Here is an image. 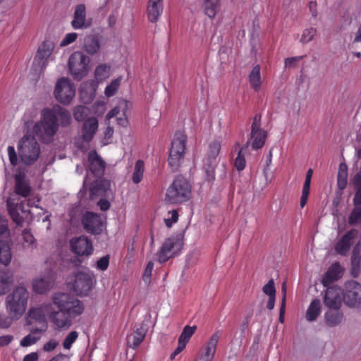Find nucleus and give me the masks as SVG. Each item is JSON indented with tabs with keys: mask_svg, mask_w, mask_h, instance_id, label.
<instances>
[{
	"mask_svg": "<svg viewBox=\"0 0 361 361\" xmlns=\"http://www.w3.org/2000/svg\"><path fill=\"white\" fill-rule=\"evenodd\" d=\"M54 49V44L53 42L47 40L44 41L39 47L37 54L34 59V63H37L42 67L45 66L47 60L51 56Z\"/></svg>",
	"mask_w": 361,
	"mask_h": 361,
	"instance_id": "25",
	"label": "nucleus"
},
{
	"mask_svg": "<svg viewBox=\"0 0 361 361\" xmlns=\"http://www.w3.org/2000/svg\"><path fill=\"white\" fill-rule=\"evenodd\" d=\"M86 7L83 4H78L75 6L73 19L71 21V26L75 30L87 28L90 23L86 20Z\"/></svg>",
	"mask_w": 361,
	"mask_h": 361,
	"instance_id": "23",
	"label": "nucleus"
},
{
	"mask_svg": "<svg viewBox=\"0 0 361 361\" xmlns=\"http://www.w3.org/2000/svg\"><path fill=\"white\" fill-rule=\"evenodd\" d=\"M90 58L82 51L73 52L68 59V68L75 80H80L89 73Z\"/></svg>",
	"mask_w": 361,
	"mask_h": 361,
	"instance_id": "7",
	"label": "nucleus"
},
{
	"mask_svg": "<svg viewBox=\"0 0 361 361\" xmlns=\"http://www.w3.org/2000/svg\"><path fill=\"white\" fill-rule=\"evenodd\" d=\"M221 334L219 332L213 334L209 340L200 349L194 361H212L216 350L217 343Z\"/></svg>",
	"mask_w": 361,
	"mask_h": 361,
	"instance_id": "11",
	"label": "nucleus"
},
{
	"mask_svg": "<svg viewBox=\"0 0 361 361\" xmlns=\"http://www.w3.org/2000/svg\"><path fill=\"white\" fill-rule=\"evenodd\" d=\"M163 11V2L149 1L147 13L148 20L152 23L158 20Z\"/></svg>",
	"mask_w": 361,
	"mask_h": 361,
	"instance_id": "34",
	"label": "nucleus"
},
{
	"mask_svg": "<svg viewBox=\"0 0 361 361\" xmlns=\"http://www.w3.org/2000/svg\"><path fill=\"white\" fill-rule=\"evenodd\" d=\"M343 320V314L338 309H329L324 314V322L329 327H335Z\"/></svg>",
	"mask_w": 361,
	"mask_h": 361,
	"instance_id": "33",
	"label": "nucleus"
},
{
	"mask_svg": "<svg viewBox=\"0 0 361 361\" xmlns=\"http://www.w3.org/2000/svg\"><path fill=\"white\" fill-rule=\"evenodd\" d=\"M7 208L9 215L14 222L18 225H21L24 221L23 215L29 213L22 201L16 200L13 196H11L7 200Z\"/></svg>",
	"mask_w": 361,
	"mask_h": 361,
	"instance_id": "12",
	"label": "nucleus"
},
{
	"mask_svg": "<svg viewBox=\"0 0 361 361\" xmlns=\"http://www.w3.org/2000/svg\"><path fill=\"white\" fill-rule=\"evenodd\" d=\"M144 172V163L141 160L136 161L135 165V169L133 174V181L135 183H139L143 177Z\"/></svg>",
	"mask_w": 361,
	"mask_h": 361,
	"instance_id": "47",
	"label": "nucleus"
},
{
	"mask_svg": "<svg viewBox=\"0 0 361 361\" xmlns=\"http://www.w3.org/2000/svg\"><path fill=\"white\" fill-rule=\"evenodd\" d=\"M12 243L10 238L0 239V263L8 266L12 259Z\"/></svg>",
	"mask_w": 361,
	"mask_h": 361,
	"instance_id": "31",
	"label": "nucleus"
},
{
	"mask_svg": "<svg viewBox=\"0 0 361 361\" xmlns=\"http://www.w3.org/2000/svg\"><path fill=\"white\" fill-rule=\"evenodd\" d=\"M59 345L57 341L54 339H51L48 342L44 344L43 350L45 352H51L54 350Z\"/></svg>",
	"mask_w": 361,
	"mask_h": 361,
	"instance_id": "62",
	"label": "nucleus"
},
{
	"mask_svg": "<svg viewBox=\"0 0 361 361\" xmlns=\"http://www.w3.org/2000/svg\"><path fill=\"white\" fill-rule=\"evenodd\" d=\"M348 181V166L344 163H341L338 168L337 184L340 190L345 188Z\"/></svg>",
	"mask_w": 361,
	"mask_h": 361,
	"instance_id": "42",
	"label": "nucleus"
},
{
	"mask_svg": "<svg viewBox=\"0 0 361 361\" xmlns=\"http://www.w3.org/2000/svg\"><path fill=\"white\" fill-rule=\"evenodd\" d=\"M169 215L171 216L170 218H166L164 219L165 224L167 227H171L173 224L176 223L178 219V214L176 210H171L169 212Z\"/></svg>",
	"mask_w": 361,
	"mask_h": 361,
	"instance_id": "59",
	"label": "nucleus"
},
{
	"mask_svg": "<svg viewBox=\"0 0 361 361\" xmlns=\"http://www.w3.org/2000/svg\"><path fill=\"white\" fill-rule=\"evenodd\" d=\"M8 238H10L8 221L4 216L0 214V239Z\"/></svg>",
	"mask_w": 361,
	"mask_h": 361,
	"instance_id": "51",
	"label": "nucleus"
},
{
	"mask_svg": "<svg viewBox=\"0 0 361 361\" xmlns=\"http://www.w3.org/2000/svg\"><path fill=\"white\" fill-rule=\"evenodd\" d=\"M78 38V34L76 32H70L65 35L63 39L60 43L61 47H66L73 42H75Z\"/></svg>",
	"mask_w": 361,
	"mask_h": 361,
	"instance_id": "55",
	"label": "nucleus"
},
{
	"mask_svg": "<svg viewBox=\"0 0 361 361\" xmlns=\"http://www.w3.org/2000/svg\"><path fill=\"white\" fill-rule=\"evenodd\" d=\"M249 82L250 87L255 91L259 92L262 86V78L260 74V66L256 65L252 69L249 75Z\"/></svg>",
	"mask_w": 361,
	"mask_h": 361,
	"instance_id": "38",
	"label": "nucleus"
},
{
	"mask_svg": "<svg viewBox=\"0 0 361 361\" xmlns=\"http://www.w3.org/2000/svg\"><path fill=\"white\" fill-rule=\"evenodd\" d=\"M263 292L269 297H276V289L274 282L271 279L265 284L262 288Z\"/></svg>",
	"mask_w": 361,
	"mask_h": 361,
	"instance_id": "54",
	"label": "nucleus"
},
{
	"mask_svg": "<svg viewBox=\"0 0 361 361\" xmlns=\"http://www.w3.org/2000/svg\"><path fill=\"white\" fill-rule=\"evenodd\" d=\"M344 302L350 307L361 303V284L351 281L345 284V290L343 295Z\"/></svg>",
	"mask_w": 361,
	"mask_h": 361,
	"instance_id": "13",
	"label": "nucleus"
},
{
	"mask_svg": "<svg viewBox=\"0 0 361 361\" xmlns=\"http://www.w3.org/2000/svg\"><path fill=\"white\" fill-rule=\"evenodd\" d=\"M13 336L11 335H4L0 336V347L8 345L13 341Z\"/></svg>",
	"mask_w": 361,
	"mask_h": 361,
	"instance_id": "63",
	"label": "nucleus"
},
{
	"mask_svg": "<svg viewBox=\"0 0 361 361\" xmlns=\"http://www.w3.org/2000/svg\"><path fill=\"white\" fill-rule=\"evenodd\" d=\"M344 269L338 262L334 263L327 270L322 279V283L328 286L331 283L342 277Z\"/></svg>",
	"mask_w": 361,
	"mask_h": 361,
	"instance_id": "29",
	"label": "nucleus"
},
{
	"mask_svg": "<svg viewBox=\"0 0 361 361\" xmlns=\"http://www.w3.org/2000/svg\"><path fill=\"white\" fill-rule=\"evenodd\" d=\"M7 152L11 164L14 166H16L18 164V159L14 147L8 146L7 148Z\"/></svg>",
	"mask_w": 361,
	"mask_h": 361,
	"instance_id": "58",
	"label": "nucleus"
},
{
	"mask_svg": "<svg viewBox=\"0 0 361 361\" xmlns=\"http://www.w3.org/2000/svg\"><path fill=\"white\" fill-rule=\"evenodd\" d=\"M360 246V243L355 245L351 257V274L354 277H357L358 276L360 270L361 255Z\"/></svg>",
	"mask_w": 361,
	"mask_h": 361,
	"instance_id": "39",
	"label": "nucleus"
},
{
	"mask_svg": "<svg viewBox=\"0 0 361 361\" xmlns=\"http://www.w3.org/2000/svg\"><path fill=\"white\" fill-rule=\"evenodd\" d=\"M89 168L96 176H102L105 171V162L101 159L95 151L88 154Z\"/></svg>",
	"mask_w": 361,
	"mask_h": 361,
	"instance_id": "27",
	"label": "nucleus"
},
{
	"mask_svg": "<svg viewBox=\"0 0 361 361\" xmlns=\"http://www.w3.org/2000/svg\"><path fill=\"white\" fill-rule=\"evenodd\" d=\"M109 264V256L105 255L100 258L97 262V269L101 271L107 269Z\"/></svg>",
	"mask_w": 361,
	"mask_h": 361,
	"instance_id": "57",
	"label": "nucleus"
},
{
	"mask_svg": "<svg viewBox=\"0 0 361 361\" xmlns=\"http://www.w3.org/2000/svg\"><path fill=\"white\" fill-rule=\"evenodd\" d=\"M196 329V326H185L178 338V342L186 346V344L188 343L192 336L195 334Z\"/></svg>",
	"mask_w": 361,
	"mask_h": 361,
	"instance_id": "44",
	"label": "nucleus"
},
{
	"mask_svg": "<svg viewBox=\"0 0 361 361\" xmlns=\"http://www.w3.org/2000/svg\"><path fill=\"white\" fill-rule=\"evenodd\" d=\"M122 80L121 77H118L115 80H113L109 85H108L104 90V94L107 97L114 96L118 91V87Z\"/></svg>",
	"mask_w": 361,
	"mask_h": 361,
	"instance_id": "45",
	"label": "nucleus"
},
{
	"mask_svg": "<svg viewBox=\"0 0 361 361\" xmlns=\"http://www.w3.org/2000/svg\"><path fill=\"white\" fill-rule=\"evenodd\" d=\"M23 240V247H33L35 245V239L31 232L27 230H23L22 233Z\"/></svg>",
	"mask_w": 361,
	"mask_h": 361,
	"instance_id": "49",
	"label": "nucleus"
},
{
	"mask_svg": "<svg viewBox=\"0 0 361 361\" xmlns=\"http://www.w3.org/2000/svg\"><path fill=\"white\" fill-rule=\"evenodd\" d=\"M358 234V231L355 229L349 231L345 234L336 244L335 250L337 253L341 255H345L352 245V240Z\"/></svg>",
	"mask_w": 361,
	"mask_h": 361,
	"instance_id": "26",
	"label": "nucleus"
},
{
	"mask_svg": "<svg viewBox=\"0 0 361 361\" xmlns=\"http://www.w3.org/2000/svg\"><path fill=\"white\" fill-rule=\"evenodd\" d=\"M54 93L59 102L68 105L75 97V87L70 79L61 78L56 81Z\"/></svg>",
	"mask_w": 361,
	"mask_h": 361,
	"instance_id": "9",
	"label": "nucleus"
},
{
	"mask_svg": "<svg viewBox=\"0 0 361 361\" xmlns=\"http://www.w3.org/2000/svg\"><path fill=\"white\" fill-rule=\"evenodd\" d=\"M128 107V102L126 100H120L118 105L106 114V119L116 117L117 123L123 127L127 126L128 121L126 116V111Z\"/></svg>",
	"mask_w": 361,
	"mask_h": 361,
	"instance_id": "20",
	"label": "nucleus"
},
{
	"mask_svg": "<svg viewBox=\"0 0 361 361\" xmlns=\"http://www.w3.org/2000/svg\"><path fill=\"white\" fill-rule=\"evenodd\" d=\"M82 48L89 55L94 56L98 54L101 48L99 38L94 35L85 36Z\"/></svg>",
	"mask_w": 361,
	"mask_h": 361,
	"instance_id": "30",
	"label": "nucleus"
},
{
	"mask_svg": "<svg viewBox=\"0 0 361 361\" xmlns=\"http://www.w3.org/2000/svg\"><path fill=\"white\" fill-rule=\"evenodd\" d=\"M233 149L238 150V156L235 159L234 164H235V167L236 168V169L238 171H240L245 169V165H246L245 155L243 152V149L240 148L239 143H236L233 146Z\"/></svg>",
	"mask_w": 361,
	"mask_h": 361,
	"instance_id": "43",
	"label": "nucleus"
},
{
	"mask_svg": "<svg viewBox=\"0 0 361 361\" xmlns=\"http://www.w3.org/2000/svg\"><path fill=\"white\" fill-rule=\"evenodd\" d=\"M54 281V273L52 271H49L43 276L33 280V291L38 294H44L53 287Z\"/></svg>",
	"mask_w": 361,
	"mask_h": 361,
	"instance_id": "17",
	"label": "nucleus"
},
{
	"mask_svg": "<svg viewBox=\"0 0 361 361\" xmlns=\"http://www.w3.org/2000/svg\"><path fill=\"white\" fill-rule=\"evenodd\" d=\"M261 116L256 115L251 126L250 138L247 141L252 148L258 149L262 148L267 139V132L261 128Z\"/></svg>",
	"mask_w": 361,
	"mask_h": 361,
	"instance_id": "10",
	"label": "nucleus"
},
{
	"mask_svg": "<svg viewBox=\"0 0 361 361\" xmlns=\"http://www.w3.org/2000/svg\"><path fill=\"white\" fill-rule=\"evenodd\" d=\"M303 56L289 57L285 59L284 65L286 68L294 67L296 63L303 59Z\"/></svg>",
	"mask_w": 361,
	"mask_h": 361,
	"instance_id": "61",
	"label": "nucleus"
},
{
	"mask_svg": "<svg viewBox=\"0 0 361 361\" xmlns=\"http://www.w3.org/2000/svg\"><path fill=\"white\" fill-rule=\"evenodd\" d=\"M53 302L49 319L57 329H68L71 326V317L80 315L84 311L82 302L65 293L51 295Z\"/></svg>",
	"mask_w": 361,
	"mask_h": 361,
	"instance_id": "1",
	"label": "nucleus"
},
{
	"mask_svg": "<svg viewBox=\"0 0 361 361\" xmlns=\"http://www.w3.org/2000/svg\"><path fill=\"white\" fill-rule=\"evenodd\" d=\"M18 155L26 166L34 164L39 157L40 146L34 136L25 135L18 145Z\"/></svg>",
	"mask_w": 361,
	"mask_h": 361,
	"instance_id": "4",
	"label": "nucleus"
},
{
	"mask_svg": "<svg viewBox=\"0 0 361 361\" xmlns=\"http://www.w3.org/2000/svg\"><path fill=\"white\" fill-rule=\"evenodd\" d=\"M310 184H308L307 183H304L302 186V195L300 198V207H304L306 204L308 199V196L310 194Z\"/></svg>",
	"mask_w": 361,
	"mask_h": 361,
	"instance_id": "53",
	"label": "nucleus"
},
{
	"mask_svg": "<svg viewBox=\"0 0 361 361\" xmlns=\"http://www.w3.org/2000/svg\"><path fill=\"white\" fill-rule=\"evenodd\" d=\"M94 114L99 116L106 111V103L104 101H97L92 106Z\"/></svg>",
	"mask_w": 361,
	"mask_h": 361,
	"instance_id": "52",
	"label": "nucleus"
},
{
	"mask_svg": "<svg viewBox=\"0 0 361 361\" xmlns=\"http://www.w3.org/2000/svg\"><path fill=\"white\" fill-rule=\"evenodd\" d=\"M78 338V333L76 331H71L65 338L63 341V347L64 349L69 350L72 345L76 341Z\"/></svg>",
	"mask_w": 361,
	"mask_h": 361,
	"instance_id": "50",
	"label": "nucleus"
},
{
	"mask_svg": "<svg viewBox=\"0 0 361 361\" xmlns=\"http://www.w3.org/2000/svg\"><path fill=\"white\" fill-rule=\"evenodd\" d=\"M317 29L314 27L306 28L302 31L300 42L306 44L312 41L317 34Z\"/></svg>",
	"mask_w": 361,
	"mask_h": 361,
	"instance_id": "48",
	"label": "nucleus"
},
{
	"mask_svg": "<svg viewBox=\"0 0 361 361\" xmlns=\"http://www.w3.org/2000/svg\"><path fill=\"white\" fill-rule=\"evenodd\" d=\"M70 244L72 252L78 256H89L93 252L92 241L85 236L73 238Z\"/></svg>",
	"mask_w": 361,
	"mask_h": 361,
	"instance_id": "16",
	"label": "nucleus"
},
{
	"mask_svg": "<svg viewBox=\"0 0 361 361\" xmlns=\"http://www.w3.org/2000/svg\"><path fill=\"white\" fill-rule=\"evenodd\" d=\"M94 74L95 78L94 80L98 85L99 82L104 81L110 76L111 66L105 63L99 64L95 68Z\"/></svg>",
	"mask_w": 361,
	"mask_h": 361,
	"instance_id": "40",
	"label": "nucleus"
},
{
	"mask_svg": "<svg viewBox=\"0 0 361 361\" xmlns=\"http://www.w3.org/2000/svg\"><path fill=\"white\" fill-rule=\"evenodd\" d=\"M29 293L25 287L18 286L6 298V310L12 322L19 319L25 313Z\"/></svg>",
	"mask_w": 361,
	"mask_h": 361,
	"instance_id": "3",
	"label": "nucleus"
},
{
	"mask_svg": "<svg viewBox=\"0 0 361 361\" xmlns=\"http://www.w3.org/2000/svg\"><path fill=\"white\" fill-rule=\"evenodd\" d=\"M221 6V0H203L202 8L204 13L213 19L219 12Z\"/></svg>",
	"mask_w": 361,
	"mask_h": 361,
	"instance_id": "35",
	"label": "nucleus"
},
{
	"mask_svg": "<svg viewBox=\"0 0 361 361\" xmlns=\"http://www.w3.org/2000/svg\"><path fill=\"white\" fill-rule=\"evenodd\" d=\"M15 192L23 197H27L30 193V187L28 183L20 174L16 176Z\"/></svg>",
	"mask_w": 361,
	"mask_h": 361,
	"instance_id": "36",
	"label": "nucleus"
},
{
	"mask_svg": "<svg viewBox=\"0 0 361 361\" xmlns=\"http://www.w3.org/2000/svg\"><path fill=\"white\" fill-rule=\"evenodd\" d=\"M322 311V305L318 299L313 300L306 311L305 317L308 322H314L317 319Z\"/></svg>",
	"mask_w": 361,
	"mask_h": 361,
	"instance_id": "37",
	"label": "nucleus"
},
{
	"mask_svg": "<svg viewBox=\"0 0 361 361\" xmlns=\"http://www.w3.org/2000/svg\"><path fill=\"white\" fill-rule=\"evenodd\" d=\"M221 145L219 141L215 140L209 145L207 154L204 159V166H207V172L213 173L217 165V157L221 150Z\"/></svg>",
	"mask_w": 361,
	"mask_h": 361,
	"instance_id": "21",
	"label": "nucleus"
},
{
	"mask_svg": "<svg viewBox=\"0 0 361 361\" xmlns=\"http://www.w3.org/2000/svg\"><path fill=\"white\" fill-rule=\"evenodd\" d=\"M147 329L145 325L140 324L133 331V333L127 336L128 346L133 349L140 345L145 338Z\"/></svg>",
	"mask_w": 361,
	"mask_h": 361,
	"instance_id": "28",
	"label": "nucleus"
},
{
	"mask_svg": "<svg viewBox=\"0 0 361 361\" xmlns=\"http://www.w3.org/2000/svg\"><path fill=\"white\" fill-rule=\"evenodd\" d=\"M187 136L183 131L176 133L171 141L168 162L172 170L176 171L184 160Z\"/></svg>",
	"mask_w": 361,
	"mask_h": 361,
	"instance_id": "6",
	"label": "nucleus"
},
{
	"mask_svg": "<svg viewBox=\"0 0 361 361\" xmlns=\"http://www.w3.org/2000/svg\"><path fill=\"white\" fill-rule=\"evenodd\" d=\"M154 268V264L152 262H149L145 267V269L143 273V280L146 283H149L150 281V278L152 276V272Z\"/></svg>",
	"mask_w": 361,
	"mask_h": 361,
	"instance_id": "60",
	"label": "nucleus"
},
{
	"mask_svg": "<svg viewBox=\"0 0 361 361\" xmlns=\"http://www.w3.org/2000/svg\"><path fill=\"white\" fill-rule=\"evenodd\" d=\"M94 282V276L90 272H78L75 275L73 289L78 295H87L91 290Z\"/></svg>",
	"mask_w": 361,
	"mask_h": 361,
	"instance_id": "14",
	"label": "nucleus"
},
{
	"mask_svg": "<svg viewBox=\"0 0 361 361\" xmlns=\"http://www.w3.org/2000/svg\"><path fill=\"white\" fill-rule=\"evenodd\" d=\"M191 187L188 181L183 176H177L168 188L165 200L171 204H178L189 200Z\"/></svg>",
	"mask_w": 361,
	"mask_h": 361,
	"instance_id": "5",
	"label": "nucleus"
},
{
	"mask_svg": "<svg viewBox=\"0 0 361 361\" xmlns=\"http://www.w3.org/2000/svg\"><path fill=\"white\" fill-rule=\"evenodd\" d=\"M82 223L87 232L99 234L102 231L104 221L101 216L88 212L83 215Z\"/></svg>",
	"mask_w": 361,
	"mask_h": 361,
	"instance_id": "15",
	"label": "nucleus"
},
{
	"mask_svg": "<svg viewBox=\"0 0 361 361\" xmlns=\"http://www.w3.org/2000/svg\"><path fill=\"white\" fill-rule=\"evenodd\" d=\"M183 246V240L177 236L166 238L157 253V261L161 264L165 263L169 259L178 255Z\"/></svg>",
	"mask_w": 361,
	"mask_h": 361,
	"instance_id": "8",
	"label": "nucleus"
},
{
	"mask_svg": "<svg viewBox=\"0 0 361 361\" xmlns=\"http://www.w3.org/2000/svg\"><path fill=\"white\" fill-rule=\"evenodd\" d=\"M12 275L8 271L0 270V295L5 294L11 282Z\"/></svg>",
	"mask_w": 361,
	"mask_h": 361,
	"instance_id": "41",
	"label": "nucleus"
},
{
	"mask_svg": "<svg viewBox=\"0 0 361 361\" xmlns=\"http://www.w3.org/2000/svg\"><path fill=\"white\" fill-rule=\"evenodd\" d=\"M343 292L337 286L329 287L324 297V303L329 309H338L343 299Z\"/></svg>",
	"mask_w": 361,
	"mask_h": 361,
	"instance_id": "19",
	"label": "nucleus"
},
{
	"mask_svg": "<svg viewBox=\"0 0 361 361\" xmlns=\"http://www.w3.org/2000/svg\"><path fill=\"white\" fill-rule=\"evenodd\" d=\"M89 112L90 109L87 107L78 105L73 109V117L77 121H82L87 116Z\"/></svg>",
	"mask_w": 361,
	"mask_h": 361,
	"instance_id": "46",
	"label": "nucleus"
},
{
	"mask_svg": "<svg viewBox=\"0 0 361 361\" xmlns=\"http://www.w3.org/2000/svg\"><path fill=\"white\" fill-rule=\"evenodd\" d=\"M97 88V82L94 80L82 82L79 90L81 101L85 104L90 103L96 96Z\"/></svg>",
	"mask_w": 361,
	"mask_h": 361,
	"instance_id": "22",
	"label": "nucleus"
},
{
	"mask_svg": "<svg viewBox=\"0 0 361 361\" xmlns=\"http://www.w3.org/2000/svg\"><path fill=\"white\" fill-rule=\"evenodd\" d=\"M53 302L42 303L37 307H31L27 312V322L32 321L44 322L46 321V317H49L52 310Z\"/></svg>",
	"mask_w": 361,
	"mask_h": 361,
	"instance_id": "18",
	"label": "nucleus"
},
{
	"mask_svg": "<svg viewBox=\"0 0 361 361\" xmlns=\"http://www.w3.org/2000/svg\"><path fill=\"white\" fill-rule=\"evenodd\" d=\"M99 123L96 117H89L85 120L82 129V139L86 142H90L98 130Z\"/></svg>",
	"mask_w": 361,
	"mask_h": 361,
	"instance_id": "24",
	"label": "nucleus"
},
{
	"mask_svg": "<svg viewBox=\"0 0 361 361\" xmlns=\"http://www.w3.org/2000/svg\"><path fill=\"white\" fill-rule=\"evenodd\" d=\"M45 329L35 328L30 334L23 337L20 341V345L23 348H27L37 343L42 338V334L46 331Z\"/></svg>",
	"mask_w": 361,
	"mask_h": 361,
	"instance_id": "32",
	"label": "nucleus"
},
{
	"mask_svg": "<svg viewBox=\"0 0 361 361\" xmlns=\"http://www.w3.org/2000/svg\"><path fill=\"white\" fill-rule=\"evenodd\" d=\"M71 123V113L56 104L41 111L40 121L33 126V131L42 142H51L59 130V126H68Z\"/></svg>",
	"mask_w": 361,
	"mask_h": 361,
	"instance_id": "2",
	"label": "nucleus"
},
{
	"mask_svg": "<svg viewBox=\"0 0 361 361\" xmlns=\"http://www.w3.org/2000/svg\"><path fill=\"white\" fill-rule=\"evenodd\" d=\"M13 324L12 319L9 314L5 315L0 312V328L8 329Z\"/></svg>",
	"mask_w": 361,
	"mask_h": 361,
	"instance_id": "56",
	"label": "nucleus"
},
{
	"mask_svg": "<svg viewBox=\"0 0 361 361\" xmlns=\"http://www.w3.org/2000/svg\"><path fill=\"white\" fill-rule=\"evenodd\" d=\"M39 359L38 353L36 352H32L29 354H27L24 356L23 361H37Z\"/></svg>",
	"mask_w": 361,
	"mask_h": 361,
	"instance_id": "64",
	"label": "nucleus"
}]
</instances>
